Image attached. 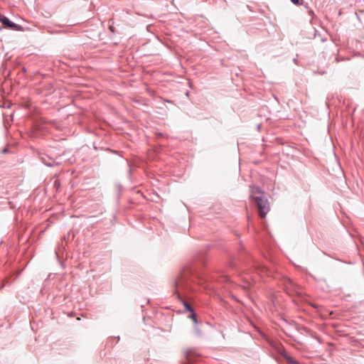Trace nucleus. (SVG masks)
Instances as JSON below:
<instances>
[{"label":"nucleus","mask_w":364,"mask_h":364,"mask_svg":"<svg viewBox=\"0 0 364 364\" xmlns=\"http://www.w3.org/2000/svg\"><path fill=\"white\" fill-rule=\"evenodd\" d=\"M174 294L188 312L194 311L192 306L186 301L188 294L192 290L189 282V274L187 272L180 274L173 282Z\"/></svg>","instance_id":"f257e3e1"},{"label":"nucleus","mask_w":364,"mask_h":364,"mask_svg":"<svg viewBox=\"0 0 364 364\" xmlns=\"http://www.w3.org/2000/svg\"><path fill=\"white\" fill-rule=\"evenodd\" d=\"M254 201L258 208V214L259 216L262 218H265L269 210L268 200L262 196H257Z\"/></svg>","instance_id":"f03ea898"},{"label":"nucleus","mask_w":364,"mask_h":364,"mask_svg":"<svg viewBox=\"0 0 364 364\" xmlns=\"http://www.w3.org/2000/svg\"><path fill=\"white\" fill-rule=\"evenodd\" d=\"M0 22L6 28L13 31H21L22 26L11 21L8 17L0 15Z\"/></svg>","instance_id":"7ed1b4c3"},{"label":"nucleus","mask_w":364,"mask_h":364,"mask_svg":"<svg viewBox=\"0 0 364 364\" xmlns=\"http://www.w3.org/2000/svg\"><path fill=\"white\" fill-rule=\"evenodd\" d=\"M41 162L48 167L60 166L61 162L58 161L55 159H53L48 155H41L40 156Z\"/></svg>","instance_id":"20e7f679"},{"label":"nucleus","mask_w":364,"mask_h":364,"mask_svg":"<svg viewBox=\"0 0 364 364\" xmlns=\"http://www.w3.org/2000/svg\"><path fill=\"white\" fill-rule=\"evenodd\" d=\"M250 198L255 200V198L257 196H263L264 192L262 191L261 188L258 186H250Z\"/></svg>","instance_id":"39448f33"},{"label":"nucleus","mask_w":364,"mask_h":364,"mask_svg":"<svg viewBox=\"0 0 364 364\" xmlns=\"http://www.w3.org/2000/svg\"><path fill=\"white\" fill-rule=\"evenodd\" d=\"M189 318L193 320V321L196 326V331L197 333H199L200 331L197 327V325H198L197 314H196L195 311H193L192 312H191V315L189 316Z\"/></svg>","instance_id":"423d86ee"},{"label":"nucleus","mask_w":364,"mask_h":364,"mask_svg":"<svg viewBox=\"0 0 364 364\" xmlns=\"http://www.w3.org/2000/svg\"><path fill=\"white\" fill-rule=\"evenodd\" d=\"M284 357L288 364H299L295 359L288 355H284Z\"/></svg>","instance_id":"0eeeda50"},{"label":"nucleus","mask_w":364,"mask_h":364,"mask_svg":"<svg viewBox=\"0 0 364 364\" xmlns=\"http://www.w3.org/2000/svg\"><path fill=\"white\" fill-rule=\"evenodd\" d=\"M284 285L286 288L293 287V282L289 279L287 278L284 279Z\"/></svg>","instance_id":"6e6552de"},{"label":"nucleus","mask_w":364,"mask_h":364,"mask_svg":"<svg viewBox=\"0 0 364 364\" xmlns=\"http://www.w3.org/2000/svg\"><path fill=\"white\" fill-rule=\"evenodd\" d=\"M291 2L295 5H301L302 4L303 0H290Z\"/></svg>","instance_id":"1a4fd4ad"},{"label":"nucleus","mask_w":364,"mask_h":364,"mask_svg":"<svg viewBox=\"0 0 364 364\" xmlns=\"http://www.w3.org/2000/svg\"><path fill=\"white\" fill-rule=\"evenodd\" d=\"M308 9V13L310 16H313L314 15V11L312 9H311L310 8L307 7Z\"/></svg>","instance_id":"9d476101"},{"label":"nucleus","mask_w":364,"mask_h":364,"mask_svg":"<svg viewBox=\"0 0 364 364\" xmlns=\"http://www.w3.org/2000/svg\"><path fill=\"white\" fill-rule=\"evenodd\" d=\"M1 152H2L3 154H6V153H8V152H9V150H8V149H7L6 147H5V148H4V149H2Z\"/></svg>","instance_id":"9b49d317"},{"label":"nucleus","mask_w":364,"mask_h":364,"mask_svg":"<svg viewBox=\"0 0 364 364\" xmlns=\"http://www.w3.org/2000/svg\"><path fill=\"white\" fill-rule=\"evenodd\" d=\"M225 280H226V281H228V280H229V279L228 278V277H225Z\"/></svg>","instance_id":"f8f14e48"},{"label":"nucleus","mask_w":364,"mask_h":364,"mask_svg":"<svg viewBox=\"0 0 364 364\" xmlns=\"http://www.w3.org/2000/svg\"><path fill=\"white\" fill-rule=\"evenodd\" d=\"M119 341V337H117V343Z\"/></svg>","instance_id":"ddd939ff"},{"label":"nucleus","mask_w":364,"mask_h":364,"mask_svg":"<svg viewBox=\"0 0 364 364\" xmlns=\"http://www.w3.org/2000/svg\"><path fill=\"white\" fill-rule=\"evenodd\" d=\"M65 239H67V237H66V236H64V237H63V240H65Z\"/></svg>","instance_id":"4468645a"},{"label":"nucleus","mask_w":364,"mask_h":364,"mask_svg":"<svg viewBox=\"0 0 364 364\" xmlns=\"http://www.w3.org/2000/svg\"><path fill=\"white\" fill-rule=\"evenodd\" d=\"M225 2H227V0H224Z\"/></svg>","instance_id":"2eb2a0df"}]
</instances>
